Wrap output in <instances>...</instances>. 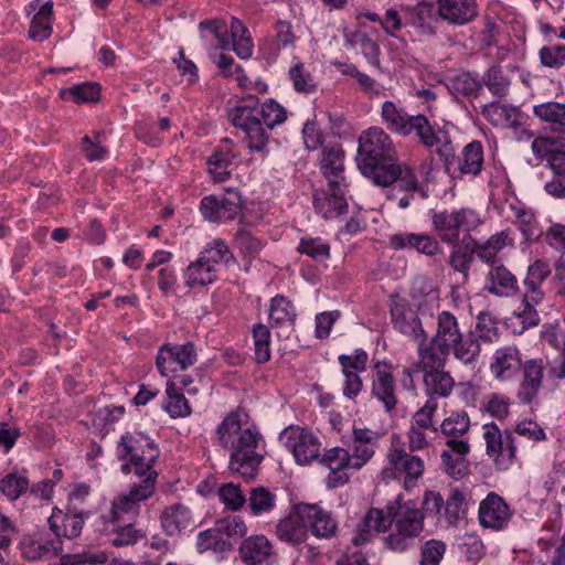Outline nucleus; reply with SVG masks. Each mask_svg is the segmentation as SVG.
<instances>
[{"mask_svg":"<svg viewBox=\"0 0 565 565\" xmlns=\"http://www.w3.org/2000/svg\"><path fill=\"white\" fill-rule=\"evenodd\" d=\"M395 154L393 140L383 128L371 127L360 135L356 153L360 172L376 185H393L387 199L397 200V207L406 209L419 183L414 170L397 162Z\"/></svg>","mask_w":565,"mask_h":565,"instance_id":"nucleus-1","label":"nucleus"},{"mask_svg":"<svg viewBox=\"0 0 565 565\" xmlns=\"http://www.w3.org/2000/svg\"><path fill=\"white\" fill-rule=\"evenodd\" d=\"M366 526H372L374 532H386L393 526L384 539V546L393 553H405L415 545L424 531L425 512L417 508L413 500L403 501V495H397L387 502L385 512L371 508L364 515Z\"/></svg>","mask_w":565,"mask_h":565,"instance_id":"nucleus-2","label":"nucleus"},{"mask_svg":"<svg viewBox=\"0 0 565 565\" xmlns=\"http://www.w3.org/2000/svg\"><path fill=\"white\" fill-rule=\"evenodd\" d=\"M243 417H247L242 408L228 413L216 429L217 444L231 450L228 468L246 480H253L263 456L256 451L262 436L255 427L244 425Z\"/></svg>","mask_w":565,"mask_h":565,"instance_id":"nucleus-3","label":"nucleus"},{"mask_svg":"<svg viewBox=\"0 0 565 565\" xmlns=\"http://www.w3.org/2000/svg\"><path fill=\"white\" fill-rule=\"evenodd\" d=\"M480 352L481 347L476 334L472 331L463 333L457 317L448 310L437 313L434 335L428 339L426 334L417 348V353L425 354V358L430 356L434 364L441 363V359L448 360L452 354L465 365H473Z\"/></svg>","mask_w":565,"mask_h":565,"instance_id":"nucleus-4","label":"nucleus"},{"mask_svg":"<svg viewBox=\"0 0 565 565\" xmlns=\"http://www.w3.org/2000/svg\"><path fill=\"white\" fill-rule=\"evenodd\" d=\"M344 154L341 143L334 142L322 147L319 167L328 181L330 193L326 194L324 199L315 196L313 203L317 210L344 212L348 209L347 200L341 190L345 181Z\"/></svg>","mask_w":565,"mask_h":565,"instance_id":"nucleus-5","label":"nucleus"},{"mask_svg":"<svg viewBox=\"0 0 565 565\" xmlns=\"http://www.w3.org/2000/svg\"><path fill=\"white\" fill-rule=\"evenodd\" d=\"M159 448L148 436L142 433H127L121 436L117 447L120 460L129 459L135 465V475L145 479L152 472L153 463L159 457Z\"/></svg>","mask_w":565,"mask_h":565,"instance_id":"nucleus-6","label":"nucleus"},{"mask_svg":"<svg viewBox=\"0 0 565 565\" xmlns=\"http://www.w3.org/2000/svg\"><path fill=\"white\" fill-rule=\"evenodd\" d=\"M415 132L419 142L427 149H434L447 172L456 162V148L450 135L444 129L435 130L424 115L412 116L407 136Z\"/></svg>","mask_w":565,"mask_h":565,"instance_id":"nucleus-7","label":"nucleus"},{"mask_svg":"<svg viewBox=\"0 0 565 565\" xmlns=\"http://www.w3.org/2000/svg\"><path fill=\"white\" fill-rule=\"evenodd\" d=\"M228 120L246 135L247 148L250 152L268 153L269 136L263 127L259 107L256 105H238L228 111Z\"/></svg>","mask_w":565,"mask_h":565,"instance_id":"nucleus-8","label":"nucleus"},{"mask_svg":"<svg viewBox=\"0 0 565 565\" xmlns=\"http://www.w3.org/2000/svg\"><path fill=\"white\" fill-rule=\"evenodd\" d=\"M486 454L491 458L497 468L507 470L516 460V440L510 428L501 430L491 422L482 426Z\"/></svg>","mask_w":565,"mask_h":565,"instance_id":"nucleus-9","label":"nucleus"},{"mask_svg":"<svg viewBox=\"0 0 565 565\" xmlns=\"http://www.w3.org/2000/svg\"><path fill=\"white\" fill-rule=\"evenodd\" d=\"M387 466L382 470L383 478L404 477L403 487L409 490L423 477L425 465L423 459L402 447L392 446L386 455Z\"/></svg>","mask_w":565,"mask_h":565,"instance_id":"nucleus-10","label":"nucleus"},{"mask_svg":"<svg viewBox=\"0 0 565 565\" xmlns=\"http://www.w3.org/2000/svg\"><path fill=\"white\" fill-rule=\"evenodd\" d=\"M158 472H152L139 483H135L128 493L118 495L111 501L109 513L104 515L107 522L115 523L125 514L136 516L139 513L140 502L149 499L156 489Z\"/></svg>","mask_w":565,"mask_h":565,"instance_id":"nucleus-11","label":"nucleus"},{"mask_svg":"<svg viewBox=\"0 0 565 565\" xmlns=\"http://www.w3.org/2000/svg\"><path fill=\"white\" fill-rule=\"evenodd\" d=\"M430 356L425 358V354H418L417 367L424 372L423 384L424 392L427 398H446L451 395L455 387V380L449 372L444 369L447 360H440L441 363L434 364Z\"/></svg>","mask_w":565,"mask_h":565,"instance_id":"nucleus-12","label":"nucleus"},{"mask_svg":"<svg viewBox=\"0 0 565 565\" xmlns=\"http://www.w3.org/2000/svg\"><path fill=\"white\" fill-rule=\"evenodd\" d=\"M286 448L292 452L299 465H306L320 456L321 443L310 430L298 426H290L284 429L280 435Z\"/></svg>","mask_w":565,"mask_h":565,"instance_id":"nucleus-13","label":"nucleus"},{"mask_svg":"<svg viewBox=\"0 0 565 565\" xmlns=\"http://www.w3.org/2000/svg\"><path fill=\"white\" fill-rule=\"evenodd\" d=\"M198 359L195 345L192 342L184 344H162L156 356V366L162 376L184 371L192 366Z\"/></svg>","mask_w":565,"mask_h":565,"instance_id":"nucleus-14","label":"nucleus"},{"mask_svg":"<svg viewBox=\"0 0 565 565\" xmlns=\"http://www.w3.org/2000/svg\"><path fill=\"white\" fill-rule=\"evenodd\" d=\"M390 313L394 328L402 334L413 338L418 348L426 337V331L408 300L399 296H391Z\"/></svg>","mask_w":565,"mask_h":565,"instance_id":"nucleus-15","label":"nucleus"},{"mask_svg":"<svg viewBox=\"0 0 565 565\" xmlns=\"http://www.w3.org/2000/svg\"><path fill=\"white\" fill-rule=\"evenodd\" d=\"M89 515V511H84L78 504H72L66 505L64 511L54 508L47 522L50 530L55 535V540H61L62 537L73 540L81 535L85 520Z\"/></svg>","mask_w":565,"mask_h":565,"instance_id":"nucleus-16","label":"nucleus"},{"mask_svg":"<svg viewBox=\"0 0 565 565\" xmlns=\"http://www.w3.org/2000/svg\"><path fill=\"white\" fill-rule=\"evenodd\" d=\"M521 380L516 398L522 405L537 404L540 391L543 386L544 362L542 359H530L521 366Z\"/></svg>","mask_w":565,"mask_h":565,"instance_id":"nucleus-17","label":"nucleus"},{"mask_svg":"<svg viewBox=\"0 0 565 565\" xmlns=\"http://www.w3.org/2000/svg\"><path fill=\"white\" fill-rule=\"evenodd\" d=\"M369 355L363 349L354 350L353 354H341L338 362L344 376L343 395L354 399L363 388V381L360 373L366 370Z\"/></svg>","mask_w":565,"mask_h":565,"instance_id":"nucleus-18","label":"nucleus"},{"mask_svg":"<svg viewBox=\"0 0 565 565\" xmlns=\"http://www.w3.org/2000/svg\"><path fill=\"white\" fill-rule=\"evenodd\" d=\"M512 511L505 500L495 492H490L480 502L478 520L483 529L503 531L512 519Z\"/></svg>","mask_w":565,"mask_h":565,"instance_id":"nucleus-19","label":"nucleus"},{"mask_svg":"<svg viewBox=\"0 0 565 565\" xmlns=\"http://www.w3.org/2000/svg\"><path fill=\"white\" fill-rule=\"evenodd\" d=\"M308 526L303 502L294 505L290 512L278 521L275 534L280 542L298 546L308 539Z\"/></svg>","mask_w":565,"mask_h":565,"instance_id":"nucleus-20","label":"nucleus"},{"mask_svg":"<svg viewBox=\"0 0 565 565\" xmlns=\"http://www.w3.org/2000/svg\"><path fill=\"white\" fill-rule=\"evenodd\" d=\"M447 449L441 452L444 471L452 479L459 480L469 473L470 462L467 459L470 445L463 439H448Z\"/></svg>","mask_w":565,"mask_h":565,"instance_id":"nucleus-21","label":"nucleus"},{"mask_svg":"<svg viewBox=\"0 0 565 565\" xmlns=\"http://www.w3.org/2000/svg\"><path fill=\"white\" fill-rule=\"evenodd\" d=\"M374 369L376 371L372 382V396L383 404L386 412H392L398 403L392 364L377 361Z\"/></svg>","mask_w":565,"mask_h":565,"instance_id":"nucleus-22","label":"nucleus"},{"mask_svg":"<svg viewBox=\"0 0 565 565\" xmlns=\"http://www.w3.org/2000/svg\"><path fill=\"white\" fill-rule=\"evenodd\" d=\"M481 114L492 126L513 130L521 129L527 119L518 106L500 104L494 100L482 105Z\"/></svg>","mask_w":565,"mask_h":565,"instance_id":"nucleus-23","label":"nucleus"},{"mask_svg":"<svg viewBox=\"0 0 565 565\" xmlns=\"http://www.w3.org/2000/svg\"><path fill=\"white\" fill-rule=\"evenodd\" d=\"M437 15L451 25H465L478 15L477 0H437Z\"/></svg>","mask_w":565,"mask_h":565,"instance_id":"nucleus-24","label":"nucleus"},{"mask_svg":"<svg viewBox=\"0 0 565 565\" xmlns=\"http://www.w3.org/2000/svg\"><path fill=\"white\" fill-rule=\"evenodd\" d=\"M238 162L239 154L227 138L222 140V145L206 160L209 172L215 182L226 181Z\"/></svg>","mask_w":565,"mask_h":565,"instance_id":"nucleus-25","label":"nucleus"},{"mask_svg":"<svg viewBox=\"0 0 565 565\" xmlns=\"http://www.w3.org/2000/svg\"><path fill=\"white\" fill-rule=\"evenodd\" d=\"M308 531L320 540H331L338 533V522L330 511L319 504L303 503Z\"/></svg>","mask_w":565,"mask_h":565,"instance_id":"nucleus-26","label":"nucleus"},{"mask_svg":"<svg viewBox=\"0 0 565 565\" xmlns=\"http://www.w3.org/2000/svg\"><path fill=\"white\" fill-rule=\"evenodd\" d=\"M434 228L439 238L445 243H457L460 234L468 233L477 226L476 222H470L467 214H434Z\"/></svg>","mask_w":565,"mask_h":565,"instance_id":"nucleus-27","label":"nucleus"},{"mask_svg":"<svg viewBox=\"0 0 565 565\" xmlns=\"http://www.w3.org/2000/svg\"><path fill=\"white\" fill-rule=\"evenodd\" d=\"M238 554L245 565H264L274 556V546L263 534L250 535L241 542Z\"/></svg>","mask_w":565,"mask_h":565,"instance_id":"nucleus-28","label":"nucleus"},{"mask_svg":"<svg viewBox=\"0 0 565 565\" xmlns=\"http://www.w3.org/2000/svg\"><path fill=\"white\" fill-rule=\"evenodd\" d=\"M520 350L515 345L497 349L490 362V372L499 381L510 380L522 366Z\"/></svg>","mask_w":565,"mask_h":565,"instance_id":"nucleus-29","label":"nucleus"},{"mask_svg":"<svg viewBox=\"0 0 565 565\" xmlns=\"http://www.w3.org/2000/svg\"><path fill=\"white\" fill-rule=\"evenodd\" d=\"M486 290L498 297H511L519 291L515 275L502 263L490 266Z\"/></svg>","mask_w":565,"mask_h":565,"instance_id":"nucleus-30","label":"nucleus"},{"mask_svg":"<svg viewBox=\"0 0 565 565\" xmlns=\"http://www.w3.org/2000/svg\"><path fill=\"white\" fill-rule=\"evenodd\" d=\"M447 88L449 93L456 98L476 99L482 89L481 77L476 72H461L458 75L448 78Z\"/></svg>","mask_w":565,"mask_h":565,"instance_id":"nucleus-31","label":"nucleus"},{"mask_svg":"<svg viewBox=\"0 0 565 565\" xmlns=\"http://www.w3.org/2000/svg\"><path fill=\"white\" fill-rule=\"evenodd\" d=\"M160 522L166 534L170 536L175 535L191 524V511L184 504H172L162 511Z\"/></svg>","mask_w":565,"mask_h":565,"instance_id":"nucleus-32","label":"nucleus"},{"mask_svg":"<svg viewBox=\"0 0 565 565\" xmlns=\"http://www.w3.org/2000/svg\"><path fill=\"white\" fill-rule=\"evenodd\" d=\"M478 242L470 235H463L460 244H457L450 253L449 264L456 270L468 278L470 265L477 255Z\"/></svg>","mask_w":565,"mask_h":565,"instance_id":"nucleus-33","label":"nucleus"},{"mask_svg":"<svg viewBox=\"0 0 565 565\" xmlns=\"http://www.w3.org/2000/svg\"><path fill=\"white\" fill-rule=\"evenodd\" d=\"M482 164V145L479 141H472L463 147L459 157H456V162L450 171L458 169L460 173L477 175L480 173Z\"/></svg>","mask_w":565,"mask_h":565,"instance_id":"nucleus-34","label":"nucleus"},{"mask_svg":"<svg viewBox=\"0 0 565 565\" xmlns=\"http://www.w3.org/2000/svg\"><path fill=\"white\" fill-rule=\"evenodd\" d=\"M381 118L387 130L407 137V129L412 121V116H409L404 108L397 107L394 102L386 100L382 104Z\"/></svg>","mask_w":565,"mask_h":565,"instance_id":"nucleus-35","label":"nucleus"},{"mask_svg":"<svg viewBox=\"0 0 565 565\" xmlns=\"http://www.w3.org/2000/svg\"><path fill=\"white\" fill-rule=\"evenodd\" d=\"M482 88L488 90L497 98H505L510 93L511 78L500 64H492L481 76Z\"/></svg>","mask_w":565,"mask_h":565,"instance_id":"nucleus-36","label":"nucleus"},{"mask_svg":"<svg viewBox=\"0 0 565 565\" xmlns=\"http://www.w3.org/2000/svg\"><path fill=\"white\" fill-rule=\"evenodd\" d=\"M533 114L542 122L547 124L553 132L565 131V104L546 102L534 105Z\"/></svg>","mask_w":565,"mask_h":565,"instance_id":"nucleus-37","label":"nucleus"},{"mask_svg":"<svg viewBox=\"0 0 565 565\" xmlns=\"http://www.w3.org/2000/svg\"><path fill=\"white\" fill-rule=\"evenodd\" d=\"M513 239L510 236V231L504 230L500 233L492 235L484 244L478 243L477 256L479 259L488 264L489 266L501 263L498 258V254L505 247L512 246Z\"/></svg>","mask_w":565,"mask_h":565,"instance_id":"nucleus-38","label":"nucleus"},{"mask_svg":"<svg viewBox=\"0 0 565 565\" xmlns=\"http://www.w3.org/2000/svg\"><path fill=\"white\" fill-rule=\"evenodd\" d=\"M53 14L52 1H46L39 8L28 31V35L31 40L41 42L51 36L53 30Z\"/></svg>","mask_w":565,"mask_h":565,"instance_id":"nucleus-39","label":"nucleus"},{"mask_svg":"<svg viewBox=\"0 0 565 565\" xmlns=\"http://www.w3.org/2000/svg\"><path fill=\"white\" fill-rule=\"evenodd\" d=\"M391 245L397 249L409 246L429 256L438 250V243L424 234H395L391 237Z\"/></svg>","mask_w":565,"mask_h":565,"instance_id":"nucleus-40","label":"nucleus"},{"mask_svg":"<svg viewBox=\"0 0 565 565\" xmlns=\"http://www.w3.org/2000/svg\"><path fill=\"white\" fill-rule=\"evenodd\" d=\"M297 313L292 302L281 295L270 300L269 322L271 327L292 326Z\"/></svg>","mask_w":565,"mask_h":565,"instance_id":"nucleus-41","label":"nucleus"},{"mask_svg":"<svg viewBox=\"0 0 565 565\" xmlns=\"http://www.w3.org/2000/svg\"><path fill=\"white\" fill-rule=\"evenodd\" d=\"M467 510L468 502L465 492L458 488H452L444 507L447 524L457 526L465 519Z\"/></svg>","mask_w":565,"mask_h":565,"instance_id":"nucleus-42","label":"nucleus"},{"mask_svg":"<svg viewBox=\"0 0 565 565\" xmlns=\"http://www.w3.org/2000/svg\"><path fill=\"white\" fill-rule=\"evenodd\" d=\"M184 278L189 287L206 286L216 280V268H213L212 265L199 257L188 266Z\"/></svg>","mask_w":565,"mask_h":565,"instance_id":"nucleus-43","label":"nucleus"},{"mask_svg":"<svg viewBox=\"0 0 565 565\" xmlns=\"http://www.w3.org/2000/svg\"><path fill=\"white\" fill-rule=\"evenodd\" d=\"M277 495L265 487L253 488L247 499V507L255 516L270 513L276 508Z\"/></svg>","mask_w":565,"mask_h":565,"instance_id":"nucleus-44","label":"nucleus"},{"mask_svg":"<svg viewBox=\"0 0 565 565\" xmlns=\"http://www.w3.org/2000/svg\"><path fill=\"white\" fill-rule=\"evenodd\" d=\"M63 550L61 540H46L40 537L32 540L29 545L24 546L23 555L28 559H40L46 556H55Z\"/></svg>","mask_w":565,"mask_h":565,"instance_id":"nucleus-45","label":"nucleus"},{"mask_svg":"<svg viewBox=\"0 0 565 565\" xmlns=\"http://www.w3.org/2000/svg\"><path fill=\"white\" fill-rule=\"evenodd\" d=\"M247 33L243 23L234 18L231 23L232 49L243 60L249 58L253 54V42Z\"/></svg>","mask_w":565,"mask_h":565,"instance_id":"nucleus-46","label":"nucleus"},{"mask_svg":"<svg viewBox=\"0 0 565 565\" xmlns=\"http://www.w3.org/2000/svg\"><path fill=\"white\" fill-rule=\"evenodd\" d=\"M469 428L470 418L463 411L452 412L439 425L441 434L449 437V439H460L461 436L468 433Z\"/></svg>","mask_w":565,"mask_h":565,"instance_id":"nucleus-47","label":"nucleus"},{"mask_svg":"<svg viewBox=\"0 0 565 565\" xmlns=\"http://www.w3.org/2000/svg\"><path fill=\"white\" fill-rule=\"evenodd\" d=\"M166 393L169 401L164 405V409L172 418L186 417L191 414V407L183 393L177 388L174 381L167 382Z\"/></svg>","mask_w":565,"mask_h":565,"instance_id":"nucleus-48","label":"nucleus"},{"mask_svg":"<svg viewBox=\"0 0 565 565\" xmlns=\"http://www.w3.org/2000/svg\"><path fill=\"white\" fill-rule=\"evenodd\" d=\"M253 340H254V359L256 363L263 364L270 360V331L263 324L257 323L253 327Z\"/></svg>","mask_w":565,"mask_h":565,"instance_id":"nucleus-49","label":"nucleus"},{"mask_svg":"<svg viewBox=\"0 0 565 565\" xmlns=\"http://www.w3.org/2000/svg\"><path fill=\"white\" fill-rule=\"evenodd\" d=\"M60 96L62 98L70 96L77 104L94 103L97 102L100 96V86L97 83L77 84L70 88L62 89Z\"/></svg>","mask_w":565,"mask_h":565,"instance_id":"nucleus-50","label":"nucleus"},{"mask_svg":"<svg viewBox=\"0 0 565 565\" xmlns=\"http://www.w3.org/2000/svg\"><path fill=\"white\" fill-rule=\"evenodd\" d=\"M289 77L298 93L309 94L316 90L317 85L311 73L298 58L294 60V64L289 70Z\"/></svg>","mask_w":565,"mask_h":565,"instance_id":"nucleus-51","label":"nucleus"},{"mask_svg":"<svg viewBox=\"0 0 565 565\" xmlns=\"http://www.w3.org/2000/svg\"><path fill=\"white\" fill-rule=\"evenodd\" d=\"M200 257L212 265L213 268H216V265L223 260L228 263L233 255L224 239L215 238L204 247Z\"/></svg>","mask_w":565,"mask_h":565,"instance_id":"nucleus-52","label":"nucleus"},{"mask_svg":"<svg viewBox=\"0 0 565 565\" xmlns=\"http://www.w3.org/2000/svg\"><path fill=\"white\" fill-rule=\"evenodd\" d=\"M196 545L200 552L207 550L224 552L231 548V543L224 539L220 530H216V524H214V527L199 533Z\"/></svg>","mask_w":565,"mask_h":565,"instance_id":"nucleus-53","label":"nucleus"},{"mask_svg":"<svg viewBox=\"0 0 565 565\" xmlns=\"http://www.w3.org/2000/svg\"><path fill=\"white\" fill-rule=\"evenodd\" d=\"M438 403L433 398H427L424 405L417 409L411 422V426L431 430L433 433L438 431V427L435 425L434 416L437 412Z\"/></svg>","mask_w":565,"mask_h":565,"instance_id":"nucleus-54","label":"nucleus"},{"mask_svg":"<svg viewBox=\"0 0 565 565\" xmlns=\"http://www.w3.org/2000/svg\"><path fill=\"white\" fill-rule=\"evenodd\" d=\"M259 115L266 131L273 129L276 125L282 124L287 118L284 107L274 99L266 100L259 107Z\"/></svg>","mask_w":565,"mask_h":565,"instance_id":"nucleus-55","label":"nucleus"},{"mask_svg":"<svg viewBox=\"0 0 565 565\" xmlns=\"http://www.w3.org/2000/svg\"><path fill=\"white\" fill-rule=\"evenodd\" d=\"M145 536L146 535L142 530L136 529L134 524L128 523L124 526H114L111 537L109 541L111 545L116 547H122L134 545L138 541L142 540Z\"/></svg>","mask_w":565,"mask_h":565,"instance_id":"nucleus-56","label":"nucleus"},{"mask_svg":"<svg viewBox=\"0 0 565 565\" xmlns=\"http://www.w3.org/2000/svg\"><path fill=\"white\" fill-rule=\"evenodd\" d=\"M320 462L329 470H349L352 469L351 454L342 447L327 449L322 455Z\"/></svg>","mask_w":565,"mask_h":565,"instance_id":"nucleus-57","label":"nucleus"},{"mask_svg":"<svg viewBox=\"0 0 565 565\" xmlns=\"http://www.w3.org/2000/svg\"><path fill=\"white\" fill-rule=\"evenodd\" d=\"M446 543L430 539L420 546L419 565H439L446 553Z\"/></svg>","mask_w":565,"mask_h":565,"instance_id":"nucleus-58","label":"nucleus"},{"mask_svg":"<svg viewBox=\"0 0 565 565\" xmlns=\"http://www.w3.org/2000/svg\"><path fill=\"white\" fill-rule=\"evenodd\" d=\"M476 332L478 341L492 342L499 334L495 318L488 311H480L477 316Z\"/></svg>","mask_w":565,"mask_h":565,"instance_id":"nucleus-59","label":"nucleus"},{"mask_svg":"<svg viewBox=\"0 0 565 565\" xmlns=\"http://www.w3.org/2000/svg\"><path fill=\"white\" fill-rule=\"evenodd\" d=\"M238 215L239 228L235 235V246L242 254L246 256L255 255L260 250L262 244L256 237L252 236L250 233L243 227L245 214Z\"/></svg>","mask_w":565,"mask_h":565,"instance_id":"nucleus-60","label":"nucleus"},{"mask_svg":"<svg viewBox=\"0 0 565 565\" xmlns=\"http://www.w3.org/2000/svg\"><path fill=\"white\" fill-rule=\"evenodd\" d=\"M103 138L105 134L100 131H95L93 138L88 135L82 138L81 149L87 160H102L105 157L107 149L102 145Z\"/></svg>","mask_w":565,"mask_h":565,"instance_id":"nucleus-61","label":"nucleus"},{"mask_svg":"<svg viewBox=\"0 0 565 565\" xmlns=\"http://www.w3.org/2000/svg\"><path fill=\"white\" fill-rule=\"evenodd\" d=\"M218 495L224 505L232 511L239 510L247 502L241 487L234 483L223 484L218 489Z\"/></svg>","mask_w":565,"mask_h":565,"instance_id":"nucleus-62","label":"nucleus"},{"mask_svg":"<svg viewBox=\"0 0 565 565\" xmlns=\"http://www.w3.org/2000/svg\"><path fill=\"white\" fill-rule=\"evenodd\" d=\"M29 481L25 477H19L14 473H9L0 481L1 492L11 501L17 500L23 492L26 491Z\"/></svg>","mask_w":565,"mask_h":565,"instance_id":"nucleus-63","label":"nucleus"},{"mask_svg":"<svg viewBox=\"0 0 565 565\" xmlns=\"http://www.w3.org/2000/svg\"><path fill=\"white\" fill-rule=\"evenodd\" d=\"M540 62L550 68H561L565 64V44L543 46L539 51Z\"/></svg>","mask_w":565,"mask_h":565,"instance_id":"nucleus-64","label":"nucleus"}]
</instances>
